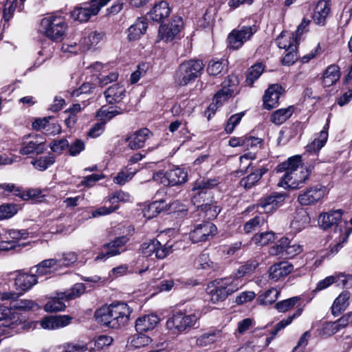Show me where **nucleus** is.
<instances>
[{
	"mask_svg": "<svg viewBox=\"0 0 352 352\" xmlns=\"http://www.w3.org/2000/svg\"><path fill=\"white\" fill-rule=\"evenodd\" d=\"M131 314V309L126 303L116 302L98 309L95 317L100 324L111 329H118L128 323Z\"/></svg>",
	"mask_w": 352,
	"mask_h": 352,
	"instance_id": "1",
	"label": "nucleus"
},
{
	"mask_svg": "<svg viewBox=\"0 0 352 352\" xmlns=\"http://www.w3.org/2000/svg\"><path fill=\"white\" fill-rule=\"evenodd\" d=\"M243 284L238 278L227 277L217 279L208 287V293L212 302L224 300L229 295L236 292Z\"/></svg>",
	"mask_w": 352,
	"mask_h": 352,
	"instance_id": "2",
	"label": "nucleus"
},
{
	"mask_svg": "<svg viewBox=\"0 0 352 352\" xmlns=\"http://www.w3.org/2000/svg\"><path fill=\"white\" fill-rule=\"evenodd\" d=\"M67 29V24L63 17L52 14L43 18L40 23L41 34L54 41H61Z\"/></svg>",
	"mask_w": 352,
	"mask_h": 352,
	"instance_id": "3",
	"label": "nucleus"
},
{
	"mask_svg": "<svg viewBox=\"0 0 352 352\" xmlns=\"http://www.w3.org/2000/svg\"><path fill=\"white\" fill-rule=\"evenodd\" d=\"M204 66L202 61L198 60L184 62L175 72V83L179 86H184L194 81L201 75Z\"/></svg>",
	"mask_w": 352,
	"mask_h": 352,
	"instance_id": "4",
	"label": "nucleus"
},
{
	"mask_svg": "<svg viewBox=\"0 0 352 352\" xmlns=\"http://www.w3.org/2000/svg\"><path fill=\"white\" fill-rule=\"evenodd\" d=\"M198 320L195 314H186L177 311L172 314L166 321V327L175 333H181L193 327Z\"/></svg>",
	"mask_w": 352,
	"mask_h": 352,
	"instance_id": "5",
	"label": "nucleus"
},
{
	"mask_svg": "<svg viewBox=\"0 0 352 352\" xmlns=\"http://www.w3.org/2000/svg\"><path fill=\"white\" fill-rule=\"evenodd\" d=\"M239 80L236 76H229L221 84V89L214 95L208 109L212 111L238 92Z\"/></svg>",
	"mask_w": 352,
	"mask_h": 352,
	"instance_id": "6",
	"label": "nucleus"
},
{
	"mask_svg": "<svg viewBox=\"0 0 352 352\" xmlns=\"http://www.w3.org/2000/svg\"><path fill=\"white\" fill-rule=\"evenodd\" d=\"M111 0H92L89 3H83L76 6L71 12L73 20L80 23L87 22L92 16H96L101 8L106 6Z\"/></svg>",
	"mask_w": 352,
	"mask_h": 352,
	"instance_id": "7",
	"label": "nucleus"
},
{
	"mask_svg": "<svg viewBox=\"0 0 352 352\" xmlns=\"http://www.w3.org/2000/svg\"><path fill=\"white\" fill-rule=\"evenodd\" d=\"M255 25L241 26L234 29L228 36V48L232 50L240 49L256 32Z\"/></svg>",
	"mask_w": 352,
	"mask_h": 352,
	"instance_id": "8",
	"label": "nucleus"
},
{
	"mask_svg": "<svg viewBox=\"0 0 352 352\" xmlns=\"http://www.w3.org/2000/svg\"><path fill=\"white\" fill-rule=\"evenodd\" d=\"M312 170V167H301L296 172L285 173L278 186L285 189H296L300 188L308 179Z\"/></svg>",
	"mask_w": 352,
	"mask_h": 352,
	"instance_id": "9",
	"label": "nucleus"
},
{
	"mask_svg": "<svg viewBox=\"0 0 352 352\" xmlns=\"http://www.w3.org/2000/svg\"><path fill=\"white\" fill-rule=\"evenodd\" d=\"M188 173L182 168L177 167L166 172H157L153 174V181L160 182L164 186H179L187 181Z\"/></svg>",
	"mask_w": 352,
	"mask_h": 352,
	"instance_id": "10",
	"label": "nucleus"
},
{
	"mask_svg": "<svg viewBox=\"0 0 352 352\" xmlns=\"http://www.w3.org/2000/svg\"><path fill=\"white\" fill-rule=\"evenodd\" d=\"M142 254L145 257L163 259L173 252V245L166 243L162 245L159 241L152 239L141 245Z\"/></svg>",
	"mask_w": 352,
	"mask_h": 352,
	"instance_id": "11",
	"label": "nucleus"
},
{
	"mask_svg": "<svg viewBox=\"0 0 352 352\" xmlns=\"http://www.w3.org/2000/svg\"><path fill=\"white\" fill-rule=\"evenodd\" d=\"M217 227L210 221H204L197 224L189 234V238L193 243L206 241L211 239L217 232Z\"/></svg>",
	"mask_w": 352,
	"mask_h": 352,
	"instance_id": "12",
	"label": "nucleus"
},
{
	"mask_svg": "<svg viewBox=\"0 0 352 352\" xmlns=\"http://www.w3.org/2000/svg\"><path fill=\"white\" fill-rule=\"evenodd\" d=\"M342 211L341 210H331L328 212L320 214L318 218V223L323 229H328L331 226H336L334 234H337L340 228L344 229L347 228L348 223L342 221Z\"/></svg>",
	"mask_w": 352,
	"mask_h": 352,
	"instance_id": "13",
	"label": "nucleus"
},
{
	"mask_svg": "<svg viewBox=\"0 0 352 352\" xmlns=\"http://www.w3.org/2000/svg\"><path fill=\"white\" fill-rule=\"evenodd\" d=\"M184 26L182 17L175 16L171 21L165 25H161L159 29V36L166 42L172 41L180 37V33Z\"/></svg>",
	"mask_w": 352,
	"mask_h": 352,
	"instance_id": "14",
	"label": "nucleus"
},
{
	"mask_svg": "<svg viewBox=\"0 0 352 352\" xmlns=\"http://www.w3.org/2000/svg\"><path fill=\"white\" fill-rule=\"evenodd\" d=\"M326 193L327 189L323 186H311L299 194L298 201L302 206L314 205L322 200Z\"/></svg>",
	"mask_w": 352,
	"mask_h": 352,
	"instance_id": "15",
	"label": "nucleus"
},
{
	"mask_svg": "<svg viewBox=\"0 0 352 352\" xmlns=\"http://www.w3.org/2000/svg\"><path fill=\"white\" fill-rule=\"evenodd\" d=\"M129 239L126 236L117 237L113 241L104 245V248L107 250L106 253H102L96 256V261L103 260L107 258L114 256L124 252L126 249L124 245L128 242Z\"/></svg>",
	"mask_w": 352,
	"mask_h": 352,
	"instance_id": "16",
	"label": "nucleus"
},
{
	"mask_svg": "<svg viewBox=\"0 0 352 352\" xmlns=\"http://www.w3.org/2000/svg\"><path fill=\"white\" fill-rule=\"evenodd\" d=\"M14 274H16L14 287L16 291L20 292V294L30 290L38 283L36 274L25 273L22 271H17Z\"/></svg>",
	"mask_w": 352,
	"mask_h": 352,
	"instance_id": "17",
	"label": "nucleus"
},
{
	"mask_svg": "<svg viewBox=\"0 0 352 352\" xmlns=\"http://www.w3.org/2000/svg\"><path fill=\"white\" fill-rule=\"evenodd\" d=\"M30 140L24 143L20 153L23 155L40 154L45 150V138L41 135H30Z\"/></svg>",
	"mask_w": 352,
	"mask_h": 352,
	"instance_id": "18",
	"label": "nucleus"
},
{
	"mask_svg": "<svg viewBox=\"0 0 352 352\" xmlns=\"http://www.w3.org/2000/svg\"><path fill=\"white\" fill-rule=\"evenodd\" d=\"M285 199V193L273 192L263 198L258 204V207L261 208L266 213L271 212L281 206Z\"/></svg>",
	"mask_w": 352,
	"mask_h": 352,
	"instance_id": "19",
	"label": "nucleus"
},
{
	"mask_svg": "<svg viewBox=\"0 0 352 352\" xmlns=\"http://www.w3.org/2000/svg\"><path fill=\"white\" fill-rule=\"evenodd\" d=\"M153 136V133L147 128H142L133 133L129 138V146L133 150L142 148L147 140Z\"/></svg>",
	"mask_w": 352,
	"mask_h": 352,
	"instance_id": "20",
	"label": "nucleus"
},
{
	"mask_svg": "<svg viewBox=\"0 0 352 352\" xmlns=\"http://www.w3.org/2000/svg\"><path fill=\"white\" fill-rule=\"evenodd\" d=\"M293 270V265L287 261L275 263L269 268V278L274 281H278L289 275Z\"/></svg>",
	"mask_w": 352,
	"mask_h": 352,
	"instance_id": "21",
	"label": "nucleus"
},
{
	"mask_svg": "<svg viewBox=\"0 0 352 352\" xmlns=\"http://www.w3.org/2000/svg\"><path fill=\"white\" fill-rule=\"evenodd\" d=\"M72 318L68 316H46L41 322L42 328L48 330L59 329L68 325L71 322Z\"/></svg>",
	"mask_w": 352,
	"mask_h": 352,
	"instance_id": "22",
	"label": "nucleus"
},
{
	"mask_svg": "<svg viewBox=\"0 0 352 352\" xmlns=\"http://www.w3.org/2000/svg\"><path fill=\"white\" fill-rule=\"evenodd\" d=\"M170 11L171 9L168 3L165 1H161L154 5L151 10L148 13V16L149 19L160 23L169 16Z\"/></svg>",
	"mask_w": 352,
	"mask_h": 352,
	"instance_id": "23",
	"label": "nucleus"
},
{
	"mask_svg": "<svg viewBox=\"0 0 352 352\" xmlns=\"http://www.w3.org/2000/svg\"><path fill=\"white\" fill-rule=\"evenodd\" d=\"M282 94V87L274 84L268 87L263 96V105L267 109H272L275 107L278 103L280 95Z\"/></svg>",
	"mask_w": 352,
	"mask_h": 352,
	"instance_id": "24",
	"label": "nucleus"
},
{
	"mask_svg": "<svg viewBox=\"0 0 352 352\" xmlns=\"http://www.w3.org/2000/svg\"><path fill=\"white\" fill-rule=\"evenodd\" d=\"M330 1L320 0L317 3L313 14L314 21L320 25H324L330 12Z\"/></svg>",
	"mask_w": 352,
	"mask_h": 352,
	"instance_id": "25",
	"label": "nucleus"
},
{
	"mask_svg": "<svg viewBox=\"0 0 352 352\" xmlns=\"http://www.w3.org/2000/svg\"><path fill=\"white\" fill-rule=\"evenodd\" d=\"M329 127V120L327 119V123L323 126V129L318 133L314 140L307 146L306 149L307 152L316 153L324 146L328 138Z\"/></svg>",
	"mask_w": 352,
	"mask_h": 352,
	"instance_id": "26",
	"label": "nucleus"
},
{
	"mask_svg": "<svg viewBox=\"0 0 352 352\" xmlns=\"http://www.w3.org/2000/svg\"><path fill=\"white\" fill-rule=\"evenodd\" d=\"M125 88L120 84H114L104 91V96L109 104L120 102L125 97Z\"/></svg>",
	"mask_w": 352,
	"mask_h": 352,
	"instance_id": "27",
	"label": "nucleus"
},
{
	"mask_svg": "<svg viewBox=\"0 0 352 352\" xmlns=\"http://www.w3.org/2000/svg\"><path fill=\"white\" fill-rule=\"evenodd\" d=\"M304 167L302 163L300 155H294L287 159V160L280 163L276 167L277 172H285V173H291L300 170Z\"/></svg>",
	"mask_w": 352,
	"mask_h": 352,
	"instance_id": "28",
	"label": "nucleus"
},
{
	"mask_svg": "<svg viewBox=\"0 0 352 352\" xmlns=\"http://www.w3.org/2000/svg\"><path fill=\"white\" fill-rule=\"evenodd\" d=\"M32 128L35 130H43L47 135H55L60 133L61 129L56 123H50L48 118H38L32 122Z\"/></svg>",
	"mask_w": 352,
	"mask_h": 352,
	"instance_id": "29",
	"label": "nucleus"
},
{
	"mask_svg": "<svg viewBox=\"0 0 352 352\" xmlns=\"http://www.w3.org/2000/svg\"><path fill=\"white\" fill-rule=\"evenodd\" d=\"M159 321L160 319L155 314L144 316L137 319L135 329L139 332L152 330L158 324Z\"/></svg>",
	"mask_w": 352,
	"mask_h": 352,
	"instance_id": "30",
	"label": "nucleus"
},
{
	"mask_svg": "<svg viewBox=\"0 0 352 352\" xmlns=\"http://www.w3.org/2000/svg\"><path fill=\"white\" fill-rule=\"evenodd\" d=\"M268 169L264 166L255 170L240 181V186L245 189H250L258 184L263 175L267 172Z\"/></svg>",
	"mask_w": 352,
	"mask_h": 352,
	"instance_id": "31",
	"label": "nucleus"
},
{
	"mask_svg": "<svg viewBox=\"0 0 352 352\" xmlns=\"http://www.w3.org/2000/svg\"><path fill=\"white\" fill-rule=\"evenodd\" d=\"M147 28V24L144 19H138L126 30L129 41L138 40L143 35Z\"/></svg>",
	"mask_w": 352,
	"mask_h": 352,
	"instance_id": "32",
	"label": "nucleus"
},
{
	"mask_svg": "<svg viewBox=\"0 0 352 352\" xmlns=\"http://www.w3.org/2000/svg\"><path fill=\"white\" fill-rule=\"evenodd\" d=\"M351 231V228H344V229H342L340 228V231H338L337 234H334L333 242L330 245V252L332 254H337L343 247V244L347 241L348 237Z\"/></svg>",
	"mask_w": 352,
	"mask_h": 352,
	"instance_id": "33",
	"label": "nucleus"
},
{
	"mask_svg": "<svg viewBox=\"0 0 352 352\" xmlns=\"http://www.w3.org/2000/svg\"><path fill=\"white\" fill-rule=\"evenodd\" d=\"M351 294L348 291L342 292L334 300L331 312L335 316H338L341 312L344 311L349 305Z\"/></svg>",
	"mask_w": 352,
	"mask_h": 352,
	"instance_id": "34",
	"label": "nucleus"
},
{
	"mask_svg": "<svg viewBox=\"0 0 352 352\" xmlns=\"http://www.w3.org/2000/svg\"><path fill=\"white\" fill-rule=\"evenodd\" d=\"M340 78V68L338 65H329L323 72L322 85L329 87L334 85Z\"/></svg>",
	"mask_w": 352,
	"mask_h": 352,
	"instance_id": "35",
	"label": "nucleus"
},
{
	"mask_svg": "<svg viewBox=\"0 0 352 352\" xmlns=\"http://www.w3.org/2000/svg\"><path fill=\"white\" fill-rule=\"evenodd\" d=\"M124 111L119 107H102L96 113L98 120L104 122V124L116 116L123 113Z\"/></svg>",
	"mask_w": 352,
	"mask_h": 352,
	"instance_id": "36",
	"label": "nucleus"
},
{
	"mask_svg": "<svg viewBox=\"0 0 352 352\" xmlns=\"http://www.w3.org/2000/svg\"><path fill=\"white\" fill-rule=\"evenodd\" d=\"M223 337L221 331L217 329L210 330L197 338L198 346H205L214 342L220 340Z\"/></svg>",
	"mask_w": 352,
	"mask_h": 352,
	"instance_id": "37",
	"label": "nucleus"
},
{
	"mask_svg": "<svg viewBox=\"0 0 352 352\" xmlns=\"http://www.w3.org/2000/svg\"><path fill=\"white\" fill-rule=\"evenodd\" d=\"M348 278L344 274H338L336 276H330L320 280L317 284L315 290L320 291L324 289L331 285L333 283H337L338 285H342L345 286L347 284Z\"/></svg>",
	"mask_w": 352,
	"mask_h": 352,
	"instance_id": "38",
	"label": "nucleus"
},
{
	"mask_svg": "<svg viewBox=\"0 0 352 352\" xmlns=\"http://www.w3.org/2000/svg\"><path fill=\"white\" fill-rule=\"evenodd\" d=\"M195 265L197 268L208 271L214 272L220 268L219 264L212 261L208 253H201L195 261Z\"/></svg>",
	"mask_w": 352,
	"mask_h": 352,
	"instance_id": "39",
	"label": "nucleus"
},
{
	"mask_svg": "<svg viewBox=\"0 0 352 352\" xmlns=\"http://www.w3.org/2000/svg\"><path fill=\"white\" fill-rule=\"evenodd\" d=\"M104 33L103 32L91 31L86 33L82 38L80 44L87 49L97 45L104 38Z\"/></svg>",
	"mask_w": 352,
	"mask_h": 352,
	"instance_id": "40",
	"label": "nucleus"
},
{
	"mask_svg": "<svg viewBox=\"0 0 352 352\" xmlns=\"http://www.w3.org/2000/svg\"><path fill=\"white\" fill-rule=\"evenodd\" d=\"M63 300H65V297L63 296V293L58 294L57 296L49 298L44 306V310L47 312L63 311L65 308Z\"/></svg>",
	"mask_w": 352,
	"mask_h": 352,
	"instance_id": "41",
	"label": "nucleus"
},
{
	"mask_svg": "<svg viewBox=\"0 0 352 352\" xmlns=\"http://www.w3.org/2000/svg\"><path fill=\"white\" fill-rule=\"evenodd\" d=\"M57 262L58 261H56L55 258H50L39 263L35 266L36 268V276L38 277L50 274L52 272V269L56 270L58 268L57 267Z\"/></svg>",
	"mask_w": 352,
	"mask_h": 352,
	"instance_id": "42",
	"label": "nucleus"
},
{
	"mask_svg": "<svg viewBox=\"0 0 352 352\" xmlns=\"http://www.w3.org/2000/svg\"><path fill=\"white\" fill-rule=\"evenodd\" d=\"M258 266V262L256 259H251L245 262L243 265H241L234 274L232 278H238L242 283L241 278L245 275L252 274L256 267Z\"/></svg>",
	"mask_w": 352,
	"mask_h": 352,
	"instance_id": "43",
	"label": "nucleus"
},
{
	"mask_svg": "<svg viewBox=\"0 0 352 352\" xmlns=\"http://www.w3.org/2000/svg\"><path fill=\"white\" fill-rule=\"evenodd\" d=\"M293 113L294 107L292 106L278 109L272 114L271 121L276 125H280L289 119Z\"/></svg>",
	"mask_w": 352,
	"mask_h": 352,
	"instance_id": "44",
	"label": "nucleus"
},
{
	"mask_svg": "<svg viewBox=\"0 0 352 352\" xmlns=\"http://www.w3.org/2000/svg\"><path fill=\"white\" fill-rule=\"evenodd\" d=\"M298 39L290 34L286 35L285 33L282 32L280 36L276 38L277 45L279 48L285 49L286 51L289 50H296Z\"/></svg>",
	"mask_w": 352,
	"mask_h": 352,
	"instance_id": "45",
	"label": "nucleus"
},
{
	"mask_svg": "<svg viewBox=\"0 0 352 352\" xmlns=\"http://www.w3.org/2000/svg\"><path fill=\"white\" fill-rule=\"evenodd\" d=\"M219 182L216 178H202L197 179L193 184V190H201L208 192L212 188L216 187Z\"/></svg>",
	"mask_w": 352,
	"mask_h": 352,
	"instance_id": "46",
	"label": "nucleus"
},
{
	"mask_svg": "<svg viewBox=\"0 0 352 352\" xmlns=\"http://www.w3.org/2000/svg\"><path fill=\"white\" fill-rule=\"evenodd\" d=\"M310 218L305 211L299 212L291 222L290 226L296 232L301 231L309 223Z\"/></svg>",
	"mask_w": 352,
	"mask_h": 352,
	"instance_id": "47",
	"label": "nucleus"
},
{
	"mask_svg": "<svg viewBox=\"0 0 352 352\" xmlns=\"http://www.w3.org/2000/svg\"><path fill=\"white\" fill-rule=\"evenodd\" d=\"M166 206L163 200L153 201L144 209V216L148 219H152L160 214Z\"/></svg>",
	"mask_w": 352,
	"mask_h": 352,
	"instance_id": "48",
	"label": "nucleus"
},
{
	"mask_svg": "<svg viewBox=\"0 0 352 352\" xmlns=\"http://www.w3.org/2000/svg\"><path fill=\"white\" fill-rule=\"evenodd\" d=\"M280 294V291L272 287L258 296L257 301L260 305H268L274 302Z\"/></svg>",
	"mask_w": 352,
	"mask_h": 352,
	"instance_id": "49",
	"label": "nucleus"
},
{
	"mask_svg": "<svg viewBox=\"0 0 352 352\" xmlns=\"http://www.w3.org/2000/svg\"><path fill=\"white\" fill-rule=\"evenodd\" d=\"M18 0H7L4 5L3 12V18L6 21H9L13 16L14 11L18 9L21 11L23 8V4L19 5Z\"/></svg>",
	"mask_w": 352,
	"mask_h": 352,
	"instance_id": "50",
	"label": "nucleus"
},
{
	"mask_svg": "<svg viewBox=\"0 0 352 352\" xmlns=\"http://www.w3.org/2000/svg\"><path fill=\"white\" fill-rule=\"evenodd\" d=\"M276 239L275 233L270 232H264L256 234L252 239V241L256 245L260 246L266 245L272 243Z\"/></svg>",
	"mask_w": 352,
	"mask_h": 352,
	"instance_id": "51",
	"label": "nucleus"
},
{
	"mask_svg": "<svg viewBox=\"0 0 352 352\" xmlns=\"http://www.w3.org/2000/svg\"><path fill=\"white\" fill-rule=\"evenodd\" d=\"M21 324V321H19L18 318L16 320H6L0 323V333L6 336H11Z\"/></svg>",
	"mask_w": 352,
	"mask_h": 352,
	"instance_id": "52",
	"label": "nucleus"
},
{
	"mask_svg": "<svg viewBox=\"0 0 352 352\" xmlns=\"http://www.w3.org/2000/svg\"><path fill=\"white\" fill-rule=\"evenodd\" d=\"M264 70V66L261 63L252 65L248 70L246 77V82L249 85H252L262 74Z\"/></svg>",
	"mask_w": 352,
	"mask_h": 352,
	"instance_id": "53",
	"label": "nucleus"
},
{
	"mask_svg": "<svg viewBox=\"0 0 352 352\" xmlns=\"http://www.w3.org/2000/svg\"><path fill=\"white\" fill-rule=\"evenodd\" d=\"M55 162V157L53 155H49L45 157H41L38 159L32 161V164L34 167L39 170H45L49 166Z\"/></svg>",
	"mask_w": 352,
	"mask_h": 352,
	"instance_id": "54",
	"label": "nucleus"
},
{
	"mask_svg": "<svg viewBox=\"0 0 352 352\" xmlns=\"http://www.w3.org/2000/svg\"><path fill=\"white\" fill-rule=\"evenodd\" d=\"M55 259L58 261V267H68L77 261L78 255L74 252H68L63 253L60 258Z\"/></svg>",
	"mask_w": 352,
	"mask_h": 352,
	"instance_id": "55",
	"label": "nucleus"
},
{
	"mask_svg": "<svg viewBox=\"0 0 352 352\" xmlns=\"http://www.w3.org/2000/svg\"><path fill=\"white\" fill-rule=\"evenodd\" d=\"M192 202L199 210L201 209L202 204H205L210 201L209 200L210 196L208 192L206 193L201 190H193V188H192Z\"/></svg>",
	"mask_w": 352,
	"mask_h": 352,
	"instance_id": "56",
	"label": "nucleus"
},
{
	"mask_svg": "<svg viewBox=\"0 0 352 352\" xmlns=\"http://www.w3.org/2000/svg\"><path fill=\"white\" fill-rule=\"evenodd\" d=\"M86 287L83 283L75 284L69 291L63 293L65 300H69L79 297L85 293Z\"/></svg>",
	"mask_w": 352,
	"mask_h": 352,
	"instance_id": "57",
	"label": "nucleus"
},
{
	"mask_svg": "<svg viewBox=\"0 0 352 352\" xmlns=\"http://www.w3.org/2000/svg\"><path fill=\"white\" fill-rule=\"evenodd\" d=\"M265 223V220L263 217L256 216L245 223L243 230L246 233H250L258 229L261 226L264 225Z\"/></svg>",
	"mask_w": 352,
	"mask_h": 352,
	"instance_id": "58",
	"label": "nucleus"
},
{
	"mask_svg": "<svg viewBox=\"0 0 352 352\" xmlns=\"http://www.w3.org/2000/svg\"><path fill=\"white\" fill-rule=\"evenodd\" d=\"M135 173V170H131V169L129 168L122 169L113 177V182L117 184L124 185L127 182L132 179Z\"/></svg>",
	"mask_w": 352,
	"mask_h": 352,
	"instance_id": "59",
	"label": "nucleus"
},
{
	"mask_svg": "<svg viewBox=\"0 0 352 352\" xmlns=\"http://www.w3.org/2000/svg\"><path fill=\"white\" fill-rule=\"evenodd\" d=\"M199 210L204 212L206 213V216L209 219L217 217L221 211L219 206H217L216 203H212L211 201H210V202H206L205 204H202L201 209Z\"/></svg>",
	"mask_w": 352,
	"mask_h": 352,
	"instance_id": "60",
	"label": "nucleus"
},
{
	"mask_svg": "<svg viewBox=\"0 0 352 352\" xmlns=\"http://www.w3.org/2000/svg\"><path fill=\"white\" fill-rule=\"evenodd\" d=\"M13 307L16 310L20 311H31V310H37L39 309V307L36 302L32 300L24 299L20 301L16 302L13 305Z\"/></svg>",
	"mask_w": 352,
	"mask_h": 352,
	"instance_id": "61",
	"label": "nucleus"
},
{
	"mask_svg": "<svg viewBox=\"0 0 352 352\" xmlns=\"http://www.w3.org/2000/svg\"><path fill=\"white\" fill-rule=\"evenodd\" d=\"M287 245H285V250L284 255L285 258H293L296 255L300 254L302 251V245L289 241L287 238Z\"/></svg>",
	"mask_w": 352,
	"mask_h": 352,
	"instance_id": "62",
	"label": "nucleus"
},
{
	"mask_svg": "<svg viewBox=\"0 0 352 352\" xmlns=\"http://www.w3.org/2000/svg\"><path fill=\"white\" fill-rule=\"evenodd\" d=\"M226 64L223 60H211L208 65L207 72L211 76L219 74L223 69Z\"/></svg>",
	"mask_w": 352,
	"mask_h": 352,
	"instance_id": "63",
	"label": "nucleus"
},
{
	"mask_svg": "<svg viewBox=\"0 0 352 352\" xmlns=\"http://www.w3.org/2000/svg\"><path fill=\"white\" fill-rule=\"evenodd\" d=\"M85 148L84 141L80 139H76L71 143H69L68 152L71 156L79 155Z\"/></svg>",
	"mask_w": 352,
	"mask_h": 352,
	"instance_id": "64",
	"label": "nucleus"
}]
</instances>
